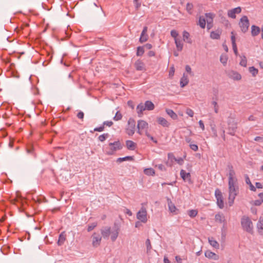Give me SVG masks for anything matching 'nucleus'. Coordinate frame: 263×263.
Returning a JSON list of instances; mask_svg holds the SVG:
<instances>
[{"label":"nucleus","instance_id":"obj_63","mask_svg":"<svg viewBox=\"0 0 263 263\" xmlns=\"http://www.w3.org/2000/svg\"><path fill=\"white\" fill-rule=\"evenodd\" d=\"M77 117L78 118L82 119L84 118V113L82 111L79 112L77 115Z\"/></svg>","mask_w":263,"mask_h":263},{"label":"nucleus","instance_id":"obj_7","mask_svg":"<svg viewBox=\"0 0 263 263\" xmlns=\"http://www.w3.org/2000/svg\"><path fill=\"white\" fill-rule=\"evenodd\" d=\"M249 21L247 16H243L240 20L239 23V27L243 32H246L248 31L249 27Z\"/></svg>","mask_w":263,"mask_h":263},{"label":"nucleus","instance_id":"obj_19","mask_svg":"<svg viewBox=\"0 0 263 263\" xmlns=\"http://www.w3.org/2000/svg\"><path fill=\"white\" fill-rule=\"evenodd\" d=\"M189 78L187 75H185L184 73L183 74V76L180 79V84L181 87H184L185 86L187 85L189 83Z\"/></svg>","mask_w":263,"mask_h":263},{"label":"nucleus","instance_id":"obj_34","mask_svg":"<svg viewBox=\"0 0 263 263\" xmlns=\"http://www.w3.org/2000/svg\"><path fill=\"white\" fill-rule=\"evenodd\" d=\"M144 173L145 174L148 176H154L155 174L154 170L152 168H145L144 170Z\"/></svg>","mask_w":263,"mask_h":263},{"label":"nucleus","instance_id":"obj_55","mask_svg":"<svg viewBox=\"0 0 263 263\" xmlns=\"http://www.w3.org/2000/svg\"><path fill=\"white\" fill-rule=\"evenodd\" d=\"M145 243H146V246L147 250H150L152 249V246L151 245V241H150L149 239H147Z\"/></svg>","mask_w":263,"mask_h":263},{"label":"nucleus","instance_id":"obj_37","mask_svg":"<svg viewBox=\"0 0 263 263\" xmlns=\"http://www.w3.org/2000/svg\"><path fill=\"white\" fill-rule=\"evenodd\" d=\"M210 36L213 39H218L220 37V33L218 31H212Z\"/></svg>","mask_w":263,"mask_h":263},{"label":"nucleus","instance_id":"obj_58","mask_svg":"<svg viewBox=\"0 0 263 263\" xmlns=\"http://www.w3.org/2000/svg\"><path fill=\"white\" fill-rule=\"evenodd\" d=\"M148 138H149L151 140H152L155 143H157V141L155 140L153 137L151 136V135L148 133L147 134L145 135Z\"/></svg>","mask_w":263,"mask_h":263},{"label":"nucleus","instance_id":"obj_13","mask_svg":"<svg viewBox=\"0 0 263 263\" xmlns=\"http://www.w3.org/2000/svg\"><path fill=\"white\" fill-rule=\"evenodd\" d=\"M228 76L230 78L235 81H239L241 79V74L234 70L230 71L228 73Z\"/></svg>","mask_w":263,"mask_h":263},{"label":"nucleus","instance_id":"obj_48","mask_svg":"<svg viewBox=\"0 0 263 263\" xmlns=\"http://www.w3.org/2000/svg\"><path fill=\"white\" fill-rule=\"evenodd\" d=\"M97 226V223L96 222H93L91 223L88 226L87 231L88 232H90L92 231L96 226Z\"/></svg>","mask_w":263,"mask_h":263},{"label":"nucleus","instance_id":"obj_50","mask_svg":"<svg viewBox=\"0 0 263 263\" xmlns=\"http://www.w3.org/2000/svg\"><path fill=\"white\" fill-rule=\"evenodd\" d=\"M175 73V68L174 66H172L170 67V70H169V77L170 78H172Z\"/></svg>","mask_w":263,"mask_h":263},{"label":"nucleus","instance_id":"obj_49","mask_svg":"<svg viewBox=\"0 0 263 263\" xmlns=\"http://www.w3.org/2000/svg\"><path fill=\"white\" fill-rule=\"evenodd\" d=\"M171 36L174 38V40L176 39H178L179 38H177V36L178 35V32L175 30H173L171 32Z\"/></svg>","mask_w":263,"mask_h":263},{"label":"nucleus","instance_id":"obj_64","mask_svg":"<svg viewBox=\"0 0 263 263\" xmlns=\"http://www.w3.org/2000/svg\"><path fill=\"white\" fill-rule=\"evenodd\" d=\"M254 140L256 141H263V137H256L255 138Z\"/></svg>","mask_w":263,"mask_h":263},{"label":"nucleus","instance_id":"obj_3","mask_svg":"<svg viewBox=\"0 0 263 263\" xmlns=\"http://www.w3.org/2000/svg\"><path fill=\"white\" fill-rule=\"evenodd\" d=\"M241 225L244 231L250 234H253V224L249 217L245 216H243L241 219Z\"/></svg>","mask_w":263,"mask_h":263},{"label":"nucleus","instance_id":"obj_47","mask_svg":"<svg viewBox=\"0 0 263 263\" xmlns=\"http://www.w3.org/2000/svg\"><path fill=\"white\" fill-rule=\"evenodd\" d=\"M185 113L190 117H193L194 115V111L191 108H187L185 110Z\"/></svg>","mask_w":263,"mask_h":263},{"label":"nucleus","instance_id":"obj_33","mask_svg":"<svg viewBox=\"0 0 263 263\" xmlns=\"http://www.w3.org/2000/svg\"><path fill=\"white\" fill-rule=\"evenodd\" d=\"M168 160L170 161L171 163L169 164V162H167L168 165L169 166H172L173 162L176 161V158L172 153H168L167 155Z\"/></svg>","mask_w":263,"mask_h":263},{"label":"nucleus","instance_id":"obj_57","mask_svg":"<svg viewBox=\"0 0 263 263\" xmlns=\"http://www.w3.org/2000/svg\"><path fill=\"white\" fill-rule=\"evenodd\" d=\"M199 125L200 127L202 129V131L204 130L205 127H204V125L203 122L202 120H200L199 121Z\"/></svg>","mask_w":263,"mask_h":263},{"label":"nucleus","instance_id":"obj_9","mask_svg":"<svg viewBox=\"0 0 263 263\" xmlns=\"http://www.w3.org/2000/svg\"><path fill=\"white\" fill-rule=\"evenodd\" d=\"M92 244L94 247H98L101 241V237L99 234L94 233L92 236Z\"/></svg>","mask_w":263,"mask_h":263},{"label":"nucleus","instance_id":"obj_8","mask_svg":"<svg viewBox=\"0 0 263 263\" xmlns=\"http://www.w3.org/2000/svg\"><path fill=\"white\" fill-rule=\"evenodd\" d=\"M136 122L134 119L130 118L128 121V127L126 128V133L129 136H132L135 133Z\"/></svg>","mask_w":263,"mask_h":263},{"label":"nucleus","instance_id":"obj_60","mask_svg":"<svg viewBox=\"0 0 263 263\" xmlns=\"http://www.w3.org/2000/svg\"><path fill=\"white\" fill-rule=\"evenodd\" d=\"M233 49L234 51V52L236 55H238V50L237 48V45H232Z\"/></svg>","mask_w":263,"mask_h":263},{"label":"nucleus","instance_id":"obj_25","mask_svg":"<svg viewBox=\"0 0 263 263\" xmlns=\"http://www.w3.org/2000/svg\"><path fill=\"white\" fill-rule=\"evenodd\" d=\"M176 48L178 51H181L183 49V44L180 39H176L175 40Z\"/></svg>","mask_w":263,"mask_h":263},{"label":"nucleus","instance_id":"obj_44","mask_svg":"<svg viewBox=\"0 0 263 263\" xmlns=\"http://www.w3.org/2000/svg\"><path fill=\"white\" fill-rule=\"evenodd\" d=\"M65 240V236L62 234H60L59 236V240H58V245L60 246L62 245L64 243Z\"/></svg>","mask_w":263,"mask_h":263},{"label":"nucleus","instance_id":"obj_29","mask_svg":"<svg viewBox=\"0 0 263 263\" xmlns=\"http://www.w3.org/2000/svg\"><path fill=\"white\" fill-rule=\"evenodd\" d=\"M102 235L104 238H107L110 234L109 228H106L101 231Z\"/></svg>","mask_w":263,"mask_h":263},{"label":"nucleus","instance_id":"obj_39","mask_svg":"<svg viewBox=\"0 0 263 263\" xmlns=\"http://www.w3.org/2000/svg\"><path fill=\"white\" fill-rule=\"evenodd\" d=\"M133 159V157H132V156H126V157H123V158H118L117 161L118 162H123V161H127V160L130 161V160H132Z\"/></svg>","mask_w":263,"mask_h":263},{"label":"nucleus","instance_id":"obj_11","mask_svg":"<svg viewBox=\"0 0 263 263\" xmlns=\"http://www.w3.org/2000/svg\"><path fill=\"white\" fill-rule=\"evenodd\" d=\"M167 204L168 210L170 212L174 215H177L179 213V210L176 207L171 199H167Z\"/></svg>","mask_w":263,"mask_h":263},{"label":"nucleus","instance_id":"obj_2","mask_svg":"<svg viewBox=\"0 0 263 263\" xmlns=\"http://www.w3.org/2000/svg\"><path fill=\"white\" fill-rule=\"evenodd\" d=\"M122 146L119 141L111 142L104 147V151L108 155H114L117 151L122 149Z\"/></svg>","mask_w":263,"mask_h":263},{"label":"nucleus","instance_id":"obj_21","mask_svg":"<svg viewBox=\"0 0 263 263\" xmlns=\"http://www.w3.org/2000/svg\"><path fill=\"white\" fill-rule=\"evenodd\" d=\"M208 241H209V243L210 244V245L212 247H213L216 249H219V243L215 239H214L213 237H209L208 238Z\"/></svg>","mask_w":263,"mask_h":263},{"label":"nucleus","instance_id":"obj_31","mask_svg":"<svg viewBox=\"0 0 263 263\" xmlns=\"http://www.w3.org/2000/svg\"><path fill=\"white\" fill-rule=\"evenodd\" d=\"M228 58L227 54H222L221 55L220 58V62L224 65L226 66L227 64Z\"/></svg>","mask_w":263,"mask_h":263},{"label":"nucleus","instance_id":"obj_35","mask_svg":"<svg viewBox=\"0 0 263 263\" xmlns=\"http://www.w3.org/2000/svg\"><path fill=\"white\" fill-rule=\"evenodd\" d=\"M193 8L194 6L193 4L190 3H187L186 6V10L189 14H192L193 13Z\"/></svg>","mask_w":263,"mask_h":263},{"label":"nucleus","instance_id":"obj_4","mask_svg":"<svg viewBox=\"0 0 263 263\" xmlns=\"http://www.w3.org/2000/svg\"><path fill=\"white\" fill-rule=\"evenodd\" d=\"M138 133L140 135L147 134L148 133V123L143 120H140L137 124Z\"/></svg>","mask_w":263,"mask_h":263},{"label":"nucleus","instance_id":"obj_1","mask_svg":"<svg viewBox=\"0 0 263 263\" xmlns=\"http://www.w3.org/2000/svg\"><path fill=\"white\" fill-rule=\"evenodd\" d=\"M229 197L228 203L232 206L238 193V185L236 174L233 169L230 168L228 173Z\"/></svg>","mask_w":263,"mask_h":263},{"label":"nucleus","instance_id":"obj_36","mask_svg":"<svg viewBox=\"0 0 263 263\" xmlns=\"http://www.w3.org/2000/svg\"><path fill=\"white\" fill-rule=\"evenodd\" d=\"M198 211L197 210H190L187 211V214L191 218H194L197 215Z\"/></svg>","mask_w":263,"mask_h":263},{"label":"nucleus","instance_id":"obj_43","mask_svg":"<svg viewBox=\"0 0 263 263\" xmlns=\"http://www.w3.org/2000/svg\"><path fill=\"white\" fill-rule=\"evenodd\" d=\"M122 118V115L121 113L120 112V111H118L115 116L114 117V120L115 121H119Z\"/></svg>","mask_w":263,"mask_h":263},{"label":"nucleus","instance_id":"obj_38","mask_svg":"<svg viewBox=\"0 0 263 263\" xmlns=\"http://www.w3.org/2000/svg\"><path fill=\"white\" fill-rule=\"evenodd\" d=\"M215 220L217 222L222 223L224 221V217L222 214H217L215 215Z\"/></svg>","mask_w":263,"mask_h":263},{"label":"nucleus","instance_id":"obj_14","mask_svg":"<svg viewBox=\"0 0 263 263\" xmlns=\"http://www.w3.org/2000/svg\"><path fill=\"white\" fill-rule=\"evenodd\" d=\"M180 176L184 181L191 182V176L190 173H186L184 170L180 171Z\"/></svg>","mask_w":263,"mask_h":263},{"label":"nucleus","instance_id":"obj_20","mask_svg":"<svg viewBox=\"0 0 263 263\" xmlns=\"http://www.w3.org/2000/svg\"><path fill=\"white\" fill-rule=\"evenodd\" d=\"M146 110L145 104L142 103L139 104L137 107V112L139 117H141L143 114V111Z\"/></svg>","mask_w":263,"mask_h":263},{"label":"nucleus","instance_id":"obj_52","mask_svg":"<svg viewBox=\"0 0 263 263\" xmlns=\"http://www.w3.org/2000/svg\"><path fill=\"white\" fill-rule=\"evenodd\" d=\"M190 147L194 152H197L198 150V146L195 144H190Z\"/></svg>","mask_w":263,"mask_h":263},{"label":"nucleus","instance_id":"obj_18","mask_svg":"<svg viewBox=\"0 0 263 263\" xmlns=\"http://www.w3.org/2000/svg\"><path fill=\"white\" fill-rule=\"evenodd\" d=\"M135 66L137 70H145L144 63L141 60H137L135 63Z\"/></svg>","mask_w":263,"mask_h":263},{"label":"nucleus","instance_id":"obj_17","mask_svg":"<svg viewBox=\"0 0 263 263\" xmlns=\"http://www.w3.org/2000/svg\"><path fill=\"white\" fill-rule=\"evenodd\" d=\"M257 231L260 235H263V218L260 217L256 224Z\"/></svg>","mask_w":263,"mask_h":263},{"label":"nucleus","instance_id":"obj_15","mask_svg":"<svg viewBox=\"0 0 263 263\" xmlns=\"http://www.w3.org/2000/svg\"><path fill=\"white\" fill-rule=\"evenodd\" d=\"M157 122L159 124L162 125L163 127H167L170 126V123L165 118L158 117L157 118Z\"/></svg>","mask_w":263,"mask_h":263},{"label":"nucleus","instance_id":"obj_12","mask_svg":"<svg viewBox=\"0 0 263 263\" xmlns=\"http://www.w3.org/2000/svg\"><path fill=\"white\" fill-rule=\"evenodd\" d=\"M214 14L212 13H208L205 14V21L207 23V28L210 29L212 26V23Z\"/></svg>","mask_w":263,"mask_h":263},{"label":"nucleus","instance_id":"obj_5","mask_svg":"<svg viewBox=\"0 0 263 263\" xmlns=\"http://www.w3.org/2000/svg\"><path fill=\"white\" fill-rule=\"evenodd\" d=\"M137 218L143 223L147 221V213L145 207L142 206L137 214Z\"/></svg>","mask_w":263,"mask_h":263},{"label":"nucleus","instance_id":"obj_28","mask_svg":"<svg viewBox=\"0 0 263 263\" xmlns=\"http://www.w3.org/2000/svg\"><path fill=\"white\" fill-rule=\"evenodd\" d=\"M248 70L253 77H255L258 73V70L254 66L249 67Z\"/></svg>","mask_w":263,"mask_h":263},{"label":"nucleus","instance_id":"obj_61","mask_svg":"<svg viewBox=\"0 0 263 263\" xmlns=\"http://www.w3.org/2000/svg\"><path fill=\"white\" fill-rule=\"evenodd\" d=\"M255 185H256V188H257V189H262L263 188L262 184L260 182H256Z\"/></svg>","mask_w":263,"mask_h":263},{"label":"nucleus","instance_id":"obj_27","mask_svg":"<svg viewBox=\"0 0 263 263\" xmlns=\"http://www.w3.org/2000/svg\"><path fill=\"white\" fill-rule=\"evenodd\" d=\"M260 32V28L255 25L251 27V34L253 36H256Z\"/></svg>","mask_w":263,"mask_h":263},{"label":"nucleus","instance_id":"obj_26","mask_svg":"<svg viewBox=\"0 0 263 263\" xmlns=\"http://www.w3.org/2000/svg\"><path fill=\"white\" fill-rule=\"evenodd\" d=\"M145 107L147 110H153L155 108V105L154 103L150 101H145Z\"/></svg>","mask_w":263,"mask_h":263},{"label":"nucleus","instance_id":"obj_53","mask_svg":"<svg viewBox=\"0 0 263 263\" xmlns=\"http://www.w3.org/2000/svg\"><path fill=\"white\" fill-rule=\"evenodd\" d=\"M231 38L232 45H236V44L235 35L233 31L231 32Z\"/></svg>","mask_w":263,"mask_h":263},{"label":"nucleus","instance_id":"obj_56","mask_svg":"<svg viewBox=\"0 0 263 263\" xmlns=\"http://www.w3.org/2000/svg\"><path fill=\"white\" fill-rule=\"evenodd\" d=\"M113 124V122L111 121H105L104 123H103V125H106V126H112Z\"/></svg>","mask_w":263,"mask_h":263},{"label":"nucleus","instance_id":"obj_6","mask_svg":"<svg viewBox=\"0 0 263 263\" xmlns=\"http://www.w3.org/2000/svg\"><path fill=\"white\" fill-rule=\"evenodd\" d=\"M215 196L218 206L221 209H223L224 208L223 198L222 193L219 189H217L215 190Z\"/></svg>","mask_w":263,"mask_h":263},{"label":"nucleus","instance_id":"obj_10","mask_svg":"<svg viewBox=\"0 0 263 263\" xmlns=\"http://www.w3.org/2000/svg\"><path fill=\"white\" fill-rule=\"evenodd\" d=\"M241 11V8L240 7H238L237 8L229 10L228 11V15L229 17L235 18L236 14L240 13Z\"/></svg>","mask_w":263,"mask_h":263},{"label":"nucleus","instance_id":"obj_22","mask_svg":"<svg viewBox=\"0 0 263 263\" xmlns=\"http://www.w3.org/2000/svg\"><path fill=\"white\" fill-rule=\"evenodd\" d=\"M126 145L127 148L129 150L134 151L136 148V143L131 140L126 141Z\"/></svg>","mask_w":263,"mask_h":263},{"label":"nucleus","instance_id":"obj_32","mask_svg":"<svg viewBox=\"0 0 263 263\" xmlns=\"http://www.w3.org/2000/svg\"><path fill=\"white\" fill-rule=\"evenodd\" d=\"M240 61L239 62L240 65L241 66L246 67L247 65V60L246 57L245 55H240Z\"/></svg>","mask_w":263,"mask_h":263},{"label":"nucleus","instance_id":"obj_40","mask_svg":"<svg viewBox=\"0 0 263 263\" xmlns=\"http://www.w3.org/2000/svg\"><path fill=\"white\" fill-rule=\"evenodd\" d=\"M190 34L189 32H187L186 31H183V37L184 41H186L188 43H191V41H190Z\"/></svg>","mask_w":263,"mask_h":263},{"label":"nucleus","instance_id":"obj_24","mask_svg":"<svg viewBox=\"0 0 263 263\" xmlns=\"http://www.w3.org/2000/svg\"><path fill=\"white\" fill-rule=\"evenodd\" d=\"M166 114L173 120H177L178 118L177 115L171 109H166Z\"/></svg>","mask_w":263,"mask_h":263},{"label":"nucleus","instance_id":"obj_41","mask_svg":"<svg viewBox=\"0 0 263 263\" xmlns=\"http://www.w3.org/2000/svg\"><path fill=\"white\" fill-rule=\"evenodd\" d=\"M212 105L213 106L214 111L216 114H217L219 111V106L216 101H213L212 102Z\"/></svg>","mask_w":263,"mask_h":263},{"label":"nucleus","instance_id":"obj_45","mask_svg":"<svg viewBox=\"0 0 263 263\" xmlns=\"http://www.w3.org/2000/svg\"><path fill=\"white\" fill-rule=\"evenodd\" d=\"M108 137V134H103L100 136H99L98 139L99 140V141H100L101 142H103L104 141H105Z\"/></svg>","mask_w":263,"mask_h":263},{"label":"nucleus","instance_id":"obj_16","mask_svg":"<svg viewBox=\"0 0 263 263\" xmlns=\"http://www.w3.org/2000/svg\"><path fill=\"white\" fill-rule=\"evenodd\" d=\"M204 255L206 257L210 259H213L214 260H218L219 259L218 255L210 250L206 251L204 253Z\"/></svg>","mask_w":263,"mask_h":263},{"label":"nucleus","instance_id":"obj_30","mask_svg":"<svg viewBox=\"0 0 263 263\" xmlns=\"http://www.w3.org/2000/svg\"><path fill=\"white\" fill-rule=\"evenodd\" d=\"M206 23L205 18L203 16H200L199 19V25L200 27L202 28H204Z\"/></svg>","mask_w":263,"mask_h":263},{"label":"nucleus","instance_id":"obj_51","mask_svg":"<svg viewBox=\"0 0 263 263\" xmlns=\"http://www.w3.org/2000/svg\"><path fill=\"white\" fill-rule=\"evenodd\" d=\"M262 202V200L260 198H259V199L253 201L252 204L254 205L259 206L261 205Z\"/></svg>","mask_w":263,"mask_h":263},{"label":"nucleus","instance_id":"obj_59","mask_svg":"<svg viewBox=\"0 0 263 263\" xmlns=\"http://www.w3.org/2000/svg\"><path fill=\"white\" fill-rule=\"evenodd\" d=\"M104 129V127L103 126H102L95 128L94 129V131L101 132L103 131Z\"/></svg>","mask_w":263,"mask_h":263},{"label":"nucleus","instance_id":"obj_42","mask_svg":"<svg viewBox=\"0 0 263 263\" xmlns=\"http://www.w3.org/2000/svg\"><path fill=\"white\" fill-rule=\"evenodd\" d=\"M144 52L143 47L139 46L137 48V55L138 56H141L143 54Z\"/></svg>","mask_w":263,"mask_h":263},{"label":"nucleus","instance_id":"obj_23","mask_svg":"<svg viewBox=\"0 0 263 263\" xmlns=\"http://www.w3.org/2000/svg\"><path fill=\"white\" fill-rule=\"evenodd\" d=\"M119 229L118 228H117L115 230L112 231L110 232V238L112 241H115L116 239L117 238L119 234Z\"/></svg>","mask_w":263,"mask_h":263},{"label":"nucleus","instance_id":"obj_62","mask_svg":"<svg viewBox=\"0 0 263 263\" xmlns=\"http://www.w3.org/2000/svg\"><path fill=\"white\" fill-rule=\"evenodd\" d=\"M250 190L252 191L255 192L256 187L252 184V183H250L249 185Z\"/></svg>","mask_w":263,"mask_h":263},{"label":"nucleus","instance_id":"obj_46","mask_svg":"<svg viewBox=\"0 0 263 263\" xmlns=\"http://www.w3.org/2000/svg\"><path fill=\"white\" fill-rule=\"evenodd\" d=\"M148 40L147 34H141L139 41L142 43L146 42Z\"/></svg>","mask_w":263,"mask_h":263},{"label":"nucleus","instance_id":"obj_54","mask_svg":"<svg viewBox=\"0 0 263 263\" xmlns=\"http://www.w3.org/2000/svg\"><path fill=\"white\" fill-rule=\"evenodd\" d=\"M176 162H177V163L179 164V165H182L183 162H184V160L183 159V158H176Z\"/></svg>","mask_w":263,"mask_h":263}]
</instances>
